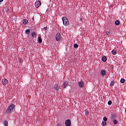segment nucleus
<instances>
[{"instance_id": "f257e3e1", "label": "nucleus", "mask_w": 126, "mask_h": 126, "mask_svg": "<svg viewBox=\"0 0 126 126\" xmlns=\"http://www.w3.org/2000/svg\"><path fill=\"white\" fill-rule=\"evenodd\" d=\"M15 107V104H12L8 106L7 109L6 110V113L7 114H10L13 111L14 108Z\"/></svg>"}, {"instance_id": "f03ea898", "label": "nucleus", "mask_w": 126, "mask_h": 126, "mask_svg": "<svg viewBox=\"0 0 126 126\" xmlns=\"http://www.w3.org/2000/svg\"><path fill=\"white\" fill-rule=\"evenodd\" d=\"M62 20H63V25H65V26H67V25H68L69 21L67 17H62Z\"/></svg>"}, {"instance_id": "7ed1b4c3", "label": "nucleus", "mask_w": 126, "mask_h": 126, "mask_svg": "<svg viewBox=\"0 0 126 126\" xmlns=\"http://www.w3.org/2000/svg\"><path fill=\"white\" fill-rule=\"evenodd\" d=\"M65 126H71V121L70 119H67L65 121Z\"/></svg>"}, {"instance_id": "20e7f679", "label": "nucleus", "mask_w": 126, "mask_h": 126, "mask_svg": "<svg viewBox=\"0 0 126 126\" xmlns=\"http://www.w3.org/2000/svg\"><path fill=\"white\" fill-rule=\"evenodd\" d=\"M56 39L57 41H60L61 39V33L60 32H57L56 34Z\"/></svg>"}, {"instance_id": "39448f33", "label": "nucleus", "mask_w": 126, "mask_h": 126, "mask_svg": "<svg viewBox=\"0 0 126 126\" xmlns=\"http://www.w3.org/2000/svg\"><path fill=\"white\" fill-rule=\"evenodd\" d=\"M1 84L3 85H6V84H8V81L6 79H3L1 81Z\"/></svg>"}, {"instance_id": "423d86ee", "label": "nucleus", "mask_w": 126, "mask_h": 126, "mask_svg": "<svg viewBox=\"0 0 126 126\" xmlns=\"http://www.w3.org/2000/svg\"><path fill=\"white\" fill-rule=\"evenodd\" d=\"M41 4V1L40 0L37 1V2H35V7L38 8L39 6H40Z\"/></svg>"}, {"instance_id": "0eeeda50", "label": "nucleus", "mask_w": 126, "mask_h": 126, "mask_svg": "<svg viewBox=\"0 0 126 126\" xmlns=\"http://www.w3.org/2000/svg\"><path fill=\"white\" fill-rule=\"evenodd\" d=\"M100 75L102 76H105L106 75V71L105 69L101 70L100 71Z\"/></svg>"}, {"instance_id": "6e6552de", "label": "nucleus", "mask_w": 126, "mask_h": 126, "mask_svg": "<svg viewBox=\"0 0 126 126\" xmlns=\"http://www.w3.org/2000/svg\"><path fill=\"white\" fill-rule=\"evenodd\" d=\"M68 84V82H67V81H64L63 83V88H66V87H67V85Z\"/></svg>"}, {"instance_id": "1a4fd4ad", "label": "nucleus", "mask_w": 126, "mask_h": 126, "mask_svg": "<svg viewBox=\"0 0 126 126\" xmlns=\"http://www.w3.org/2000/svg\"><path fill=\"white\" fill-rule=\"evenodd\" d=\"M78 85H79V87H81V88L83 87V86H84L83 82H82V81H81V82H79Z\"/></svg>"}, {"instance_id": "9d476101", "label": "nucleus", "mask_w": 126, "mask_h": 126, "mask_svg": "<svg viewBox=\"0 0 126 126\" xmlns=\"http://www.w3.org/2000/svg\"><path fill=\"white\" fill-rule=\"evenodd\" d=\"M23 24H28V19H23Z\"/></svg>"}, {"instance_id": "9b49d317", "label": "nucleus", "mask_w": 126, "mask_h": 126, "mask_svg": "<svg viewBox=\"0 0 126 126\" xmlns=\"http://www.w3.org/2000/svg\"><path fill=\"white\" fill-rule=\"evenodd\" d=\"M107 125V122H105V120H103V121H102L101 125L103 126H105Z\"/></svg>"}, {"instance_id": "f8f14e48", "label": "nucleus", "mask_w": 126, "mask_h": 126, "mask_svg": "<svg viewBox=\"0 0 126 126\" xmlns=\"http://www.w3.org/2000/svg\"><path fill=\"white\" fill-rule=\"evenodd\" d=\"M102 60L103 62H105L107 61V57L106 56L102 57Z\"/></svg>"}, {"instance_id": "ddd939ff", "label": "nucleus", "mask_w": 126, "mask_h": 126, "mask_svg": "<svg viewBox=\"0 0 126 126\" xmlns=\"http://www.w3.org/2000/svg\"><path fill=\"white\" fill-rule=\"evenodd\" d=\"M38 42H39V43H41V42H42V39L41 36H38Z\"/></svg>"}, {"instance_id": "4468645a", "label": "nucleus", "mask_w": 126, "mask_h": 126, "mask_svg": "<svg viewBox=\"0 0 126 126\" xmlns=\"http://www.w3.org/2000/svg\"><path fill=\"white\" fill-rule=\"evenodd\" d=\"M36 35H37V34H36V32H32V37H34V36L36 37Z\"/></svg>"}, {"instance_id": "2eb2a0df", "label": "nucleus", "mask_w": 126, "mask_h": 126, "mask_svg": "<svg viewBox=\"0 0 126 126\" xmlns=\"http://www.w3.org/2000/svg\"><path fill=\"white\" fill-rule=\"evenodd\" d=\"M31 32V31L30 29H27V30H26L25 33L26 34H28V35H29V34H30Z\"/></svg>"}, {"instance_id": "dca6fc26", "label": "nucleus", "mask_w": 126, "mask_h": 126, "mask_svg": "<svg viewBox=\"0 0 126 126\" xmlns=\"http://www.w3.org/2000/svg\"><path fill=\"white\" fill-rule=\"evenodd\" d=\"M113 123H114V125H117V124H118V120H116L115 118L114 120H113Z\"/></svg>"}, {"instance_id": "f3484780", "label": "nucleus", "mask_w": 126, "mask_h": 126, "mask_svg": "<svg viewBox=\"0 0 126 126\" xmlns=\"http://www.w3.org/2000/svg\"><path fill=\"white\" fill-rule=\"evenodd\" d=\"M3 124L5 126H8V123L7 121H5L3 123Z\"/></svg>"}, {"instance_id": "a211bd4d", "label": "nucleus", "mask_w": 126, "mask_h": 126, "mask_svg": "<svg viewBox=\"0 0 126 126\" xmlns=\"http://www.w3.org/2000/svg\"><path fill=\"white\" fill-rule=\"evenodd\" d=\"M115 23L116 25H119L120 24L119 20H116Z\"/></svg>"}, {"instance_id": "6ab92c4d", "label": "nucleus", "mask_w": 126, "mask_h": 126, "mask_svg": "<svg viewBox=\"0 0 126 126\" xmlns=\"http://www.w3.org/2000/svg\"><path fill=\"white\" fill-rule=\"evenodd\" d=\"M59 88H60V86L59 85H57L55 87V89H56V91L59 90Z\"/></svg>"}, {"instance_id": "aec40b11", "label": "nucleus", "mask_w": 126, "mask_h": 126, "mask_svg": "<svg viewBox=\"0 0 126 126\" xmlns=\"http://www.w3.org/2000/svg\"><path fill=\"white\" fill-rule=\"evenodd\" d=\"M112 54H113V55H116L117 54L116 50H112Z\"/></svg>"}, {"instance_id": "412c9836", "label": "nucleus", "mask_w": 126, "mask_h": 126, "mask_svg": "<svg viewBox=\"0 0 126 126\" xmlns=\"http://www.w3.org/2000/svg\"><path fill=\"white\" fill-rule=\"evenodd\" d=\"M121 83H122V84H124L125 83V79H121Z\"/></svg>"}, {"instance_id": "4be33fe9", "label": "nucleus", "mask_w": 126, "mask_h": 126, "mask_svg": "<svg viewBox=\"0 0 126 126\" xmlns=\"http://www.w3.org/2000/svg\"><path fill=\"white\" fill-rule=\"evenodd\" d=\"M74 47L75 48H77L78 47V44H77V43H75V44H74Z\"/></svg>"}, {"instance_id": "5701e85b", "label": "nucleus", "mask_w": 126, "mask_h": 126, "mask_svg": "<svg viewBox=\"0 0 126 126\" xmlns=\"http://www.w3.org/2000/svg\"><path fill=\"white\" fill-rule=\"evenodd\" d=\"M116 117V115H115L114 114H113V115H112V119L114 121V120H115Z\"/></svg>"}, {"instance_id": "b1692460", "label": "nucleus", "mask_w": 126, "mask_h": 126, "mask_svg": "<svg viewBox=\"0 0 126 126\" xmlns=\"http://www.w3.org/2000/svg\"><path fill=\"white\" fill-rule=\"evenodd\" d=\"M56 126H63L61 123H58V124H56Z\"/></svg>"}, {"instance_id": "393cba45", "label": "nucleus", "mask_w": 126, "mask_h": 126, "mask_svg": "<svg viewBox=\"0 0 126 126\" xmlns=\"http://www.w3.org/2000/svg\"><path fill=\"white\" fill-rule=\"evenodd\" d=\"M115 84L114 81H111V83H110V85H114V84Z\"/></svg>"}, {"instance_id": "a878e982", "label": "nucleus", "mask_w": 126, "mask_h": 126, "mask_svg": "<svg viewBox=\"0 0 126 126\" xmlns=\"http://www.w3.org/2000/svg\"><path fill=\"white\" fill-rule=\"evenodd\" d=\"M108 104L111 105V104H112V100H108Z\"/></svg>"}, {"instance_id": "bb28decb", "label": "nucleus", "mask_w": 126, "mask_h": 126, "mask_svg": "<svg viewBox=\"0 0 126 126\" xmlns=\"http://www.w3.org/2000/svg\"><path fill=\"white\" fill-rule=\"evenodd\" d=\"M103 119L104 120V122H107L108 120L107 117H103Z\"/></svg>"}, {"instance_id": "cd10ccee", "label": "nucleus", "mask_w": 126, "mask_h": 126, "mask_svg": "<svg viewBox=\"0 0 126 126\" xmlns=\"http://www.w3.org/2000/svg\"><path fill=\"white\" fill-rule=\"evenodd\" d=\"M89 113V112L88 111V110H87L85 111V114L86 115H88Z\"/></svg>"}, {"instance_id": "c85d7f7f", "label": "nucleus", "mask_w": 126, "mask_h": 126, "mask_svg": "<svg viewBox=\"0 0 126 126\" xmlns=\"http://www.w3.org/2000/svg\"><path fill=\"white\" fill-rule=\"evenodd\" d=\"M47 28H48L47 26H46L45 27H44L43 30L46 31L47 30Z\"/></svg>"}, {"instance_id": "c756f323", "label": "nucleus", "mask_w": 126, "mask_h": 126, "mask_svg": "<svg viewBox=\"0 0 126 126\" xmlns=\"http://www.w3.org/2000/svg\"><path fill=\"white\" fill-rule=\"evenodd\" d=\"M107 35H110V32H106Z\"/></svg>"}, {"instance_id": "7c9ffc66", "label": "nucleus", "mask_w": 126, "mask_h": 126, "mask_svg": "<svg viewBox=\"0 0 126 126\" xmlns=\"http://www.w3.org/2000/svg\"><path fill=\"white\" fill-rule=\"evenodd\" d=\"M2 1H3V0H0V2H2Z\"/></svg>"}, {"instance_id": "2f4dec72", "label": "nucleus", "mask_w": 126, "mask_h": 126, "mask_svg": "<svg viewBox=\"0 0 126 126\" xmlns=\"http://www.w3.org/2000/svg\"><path fill=\"white\" fill-rule=\"evenodd\" d=\"M125 112H126V108H125Z\"/></svg>"}]
</instances>
